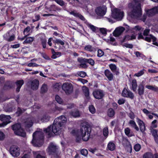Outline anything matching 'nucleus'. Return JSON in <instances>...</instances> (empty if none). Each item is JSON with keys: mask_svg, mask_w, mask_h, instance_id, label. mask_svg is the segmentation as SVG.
Returning a JSON list of instances; mask_svg holds the SVG:
<instances>
[{"mask_svg": "<svg viewBox=\"0 0 158 158\" xmlns=\"http://www.w3.org/2000/svg\"><path fill=\"white\" fill-rule=\"evenodd\" d=\"M83 59H78V61L81 63L79 65V67L82 68H86L87 66L85 63L82 62V61H85V60H83Z\"/></svg>", "mask_w": 158, "mask_h": 158, "instance_id": "35", "label": "nucleus"}, {"mask_svg": "<svg viewBox=\"0 0 158 158\" xmlns=\"http://www.w3.org/2000/svg\"><path fill=\"white\" fill-rule=\"evenodd\" d=\"M125 28L122 27L116 28L113 32V35L115 37L119 36L124 31Z\"/></svg>", "mask_w": 158, "mask_h": 158, "instance_id": "15", "label": "nucleus"}, {"mask_svg": "<svg viewBox=\"0 0 158 158\" xmlns=\"http://www.w3.org/2000/svg\"><path fill=\"white\" fill-rule=\"evenodd\" d=\"M24 83L23 80H18L15 82V83L17 87L15 91L17 93H18L19 92L20 89L23 84Z\"/></svg>", "mask_w": 158, "mask_h": 158, "instance_id": "21", "label": "nucleus"}, {"mask_svg": "<svg viewBox=\"0 0 158 158\" xmlns=\"http://www.w3.org/2000/svg\"><path fill=\"white\" fill-rule=\"evenodd\" d=\"M50 117L48 114H44L42 118H41L40 120L42 122H46L49 121Z\"/></svg>", "mask_w": 158, "mask_h": 158, "instance_id": "31", "label": "nucleus"}, {"mask_svg": "<svg viewBox=\"0 0 158 158\" xmlns=\"http://www.w3.org/2000/svg\"><path fill=\"white\" fill-rule=\"evenodd\" d=\"M104 55V52L101 50L99 49L98 51L97 56L99 57H101Z\"/></svg>", "mask_w": 158, "mask_h": 158, "instance_id": "60", "label": "nucleus"}, {"mask_svg": "<svg viewBox=\"0 0 158 158\" xmlns=\"http://www.w3.org/2000/svg\"><path fill=\"white\" fill-rule=\"evenodd\" d=\"M71 116L74 118L79 117L80 116L79 112L78 110L76 111H71L69 113Z\"/></svg>", "mask_w": 158, "mask_h": 158, "instance_id": "30", "label": "nucleus"}, {"mask_svg": "<svg viewBox=\"0 0 158 158\" xmlns=\"http://www.w3.org/2000/svg\"><path fill=\"white\" fill-rule=\"evenodd\" d=\"M34 39V37H29L27 38L23 42V44L30 43L32 42Z\"/></svg>", "mask_w": 158, "mask_h": 158, "instance_id": "44", "label": "nucleus"}, {"mask_svg": "<svg viewBox=\"0 0 158 158\" xmlns=\"http://www.w3.org/2000/svg\"><path fill=\"white\" fill-rule=\"evenodd\" d=\"M82 89L83 92L86 98L88 99H89L90 97L89 96V89L88 88L85 86H82Z\"/></svg>", "mask_w": 158, "mask_h": 158, "instance_id": "22", "label": "nucleus"}, {"mask_svg": "<svg viewBox=\"0 0 158 158\" xmlns=\"http://www.w3.org/2000/svg\"><path fill=\"white\" fill-rule=\"evenodd\" d=\"M106 8L105 6H102L98 7L95 10L97 14L100 16H103L106 13Z\"/></svg>", "mask_w": 158, "mask_h": 158, "instance_id": "14", "label": "nucleus"}, {"mask_svg": "<svg viewBox=\"0 0 158 158\" xmlns=\"http://www.w3.org/2000/svg\"><path fill=\"white\" fill-rule=\"evenodd\" d=\"M92 94L95 99L98 100L102 98L104 95L103 90L100 89H95L93 91Z\"/></svg>", "mask_w": 158, "mask_h": 158, "instance_id": "9", "label": "nucleus"}, {"mask_svg": "<svg viewBox=\"0 0 158 158\" xmlns=\"http://www.w3.org/2000/svg\"><path fill=\"white\" fill-rule=\"evenodd\" d=\"M129 124L132 127L134 128L137 131H139V129L137 126L135 122L133 120H130L129 122Z\"/></svg>", "mask_w": 158, "mask_h": 158, "instance_id": "32", "label": "nucleus"}, {"mask_svg": "<svg viewBox=\"0 0 158 158\" xmlns=\"http://www.w3.org/2000/svg\"><path fill=\"white\" fill-rule=\"evenodd\" d=\"M81 154L84 156H87L88 154V151L87 150L85 149H81L80 151Z\"/></svg>", "mask_w": 158, "mask_h": 158, "instance_id": "52", "label": "nucleus"}, {"mask_svg": "<svg viewBox=\"0 0 158 158\" xmlns=\"http://www.w3.org/2000/svg\"><path fill=\"white\" fill-rule=\"evenodd\" d=\"M105 75L108 79H111L113 78V75L108 69H106L104 71Z\"/></svg>", "mask_w": 158, "mask_h": 158, "instance_id": "29", "label": "nucleus"}, {"mask_svg": "<svg viewBox=\"0 0 158 158\" xmlns=\"http://www.w3.org/2000/svg\"><path fill=\"white\" fill-rule=\"evenodd\" d=\"M48 91V88L47 85L45 84H43L40 90V93L42 94H44L46 93Z\"/></svg>", "mask_w": 158, "mask_h": 158, "instance_id": "37", "label": "nucleus"}, {"mask_svg": "<svg viewBox=\"0 0 158 158\" xmlns=\"http://www.w3.org/2000/svg\"><path fill=\"white\" fill-rule=\"evenodd\" d=\"M86 24L87 27L94 32H95L98 28L97 27L88 23L86 22Z\"/></svg>", "mask_w": 158, "mask_h": 158, "instance_id": "38", "label": "nucleus"}, {"mask_svg": "<svg viewBox=\"0 0 158 158\" xmlns=\"http://www.w3.org/2000/svg\"><path fill=\"white\" fill-rule=\"evenodd\" d=\"M5 89H10L14 88V83L10 81H7L6 82L3 86Z\"/></svg>", "mask_w": 158, "mask_h": 158, "instance_id": "18", "label": "nucleus"}, {"mask_svg": "<svg viewBox=\"0 0 158 158\" xmlns=\"http://www.w3.org/2000/svg\"><path fill=\"white\" fill-rule=\"evenodd\" d=\"M111 11V16L113 18L118 21L122 19L124 16L123 11L116 8L112 10Z\"/></svg>", "mask_w": 158, "mask_h": 158, "instance_id": "6", "label": "nucleus"}, {"mask_svg": "<svg viewBox=\"0 0 158 158\" xmlns=\"http://www.w3.org/2000/svg\"><path fill=\"white\" fill-rule=\"evenodd\" d=\"M125 133L126 135L129 137H131L134 135L133 133H130V130L129 128H126L125 129Z\"/></svg>", "mask_w": 158, "mask_h": 158, "instance_id": "39", "label": "nucleus"}, {"mask_svg": "<svg viewBox=\"0 0 158 158\" xmlns=\"http://www.w3.org/2000/svg\"><path fill=\"white\" fill-rule=\"evenodd\" d=\"M138 94L140 96H141L144 94V86L140 84L138 86Z\"/></svg>", "mask_w": 158, "mask_h": 158, "instance_id": "26", "label": "nucleus"}, {"mask_svg": "<svg viewBox=\"0 0 158 158\" xmlns=\"http://www.w3.org/2000/svg\"><path fill=\"white\" fill-rule=\"evenodd\" d=\"M25 110V109H22L20 107H18L16 114L18 116H19L24 112Z\"/></svg>", "mask_w": 158, "mask_h": 158, "instance_id": "40", "label": "nucleus"}, {"mask_svg": "<svg viewBox=\"0 0 158 158\" xmlns=\"http://www.w3.org/2000/svg\"><path fill=\"white\" fill-rule=\"evenodd\" d=\"M100 32L104 35H106L107 34V30L104 28H99Z\"/></svg>", "mask_w": 158, "mask_h": 158, "instance_id": "57", "label": "nucleus"}, {"mask_svg": "<svg viewBox=\"0 0 158 158\" xmlns=\"http://www.w3.org/2000/svg\"><path fill=\"white\" fill-rule=\"evenodd\" d=\"M126 102V100L123 98H120L118 101V103L119 105L124 104Z\"/></svg>", "mask_w": 158, "mask_h": 158, "instance_id": "58", "label": "nucleus"}, {"mask_svg": "<svg viewBox=\"0 0 158 158\" xmlns=\"http://www.w3.org/2000/svg\"><path fill=\"white\" fill-rule=\"evenodd\" d=\"M32 143L35 147H40L43 144L44 136L42 132L36 131L32 135Z\"/></svg>", "mask_w": 158, "mask_h": 158, "instance_id": "3", "label": "nucleus"}, {"mask_svg": "<svg viewBox=\"0 0 158 158\" xmlns=\"http://www.w3.org/2000/svg\"><path fill=\"white\" fill-rule=\"evenodd\" d=\"M40 39L43 48H45L46 47L47 41L46 36L44 34H43L40 35Z\"/></svg>", "mask_w": 158, "mask_h": 158, "instance_id": "25", "label": "nucleus"}, {"mask_svg": "<svg viewBox=\"0 0 158 158\" xmlns=\"http://www.w3.org/2000/svg\"><path fill=\"white\" fill-rule=\"evenodd\" d=\"M31 29L29 27H27L26 28H25L23 31V33L25 35L24 36V37L25 38L27 35L28 33L30 31Z\"/></svg>", "mask_w": 158, "mask_h": 158, "instance_id": "49", "label": "nucleus"}, {"mask_svg": "<svg viewBox=\"0 0 158 158\" xmlns=\"http://www.w3.org/2000/svg\"><path fill=\"white\" fill-rule=\"evenodd\" d=\"M153 154L152 152H145L143 155V158H153Z\"/></svg>", "mask_w": 158, "mask_h": 158, "instance_id": "34", "label": "nucleus"}, {"mask_svg": "<svg viewBox=\"0 0 158 158\" xmlns=\"http://www.w3.org/2000/svg\"><path fill=\"white\" fill-rule=\"evenodd\" d=\"M85 49L91 52H93L95 50V48L92 47L90 45H88L85 46Z\"/></svg>", "mask_w": 158, "mask_h": 158, "instance_id": "43", "label": "nucleus"}, {"mask_svg": "<svg viewBox=\"0 0 158 158\" xmlns=\"http://www.w3.org/2000/svg\"><path fill=\"white\" fill-rule=\"evenodd\" d=\"M136 122L139 126L140 131L143 133L146 130L144 123L142 120L138 117L136 118Z\"/></svg>", "mask_w": 158, "mask_h": 158, "instance_id": "16", "label": "nucleus"}, {"mask_svg": "<svg viewBox=\"0 0 158 158\" xmlns=\"http://www.w3.org/2000/svg\"><path fill=\"white\" fill-rule=\"evenodd\" d=\"M125 142V143L123 144V146L125 148L127 152L131 153L132 152V147L130 142L127 139H126Z\"/></svg>", "mask_w": 158, "mask_h": 158, "instance_id": "17", "label": "nucleus"}, {"mask_svg": "<svg viewBox=\"0 0 158 158\" xmlns=\"http://www.w3.org/2000/svg\"><path fill=\"white\" fill-rule=\"evenodd\" d=\"M83 132L80 134L75 136L76 137V141L77 142L80 143L81 140V137H82V135L83 134Z\"/></svg>", "mask_w": 158, "mask_h": 158, "instance_id": "42", "label": "nucleus"}, {"mask_svg": "<svg viewBox=\"0 0 158 158\" xmlns=\"http://www.w3.org/2000/svg\"><path fill=\"white\" fill-rule=\"evenodd\" d=\"M103 135L105 137L107 136L108 135V127H105L103 130Z\"/></svg>", "mask_w": 158, "mask_h": 158, "instance_id": "54", "label": "nucleus"}, {"mask_svg": "<svg viewBox=\"0 0 158 158\" xmlns=\"http://www.w3.org/2000/svg\"><path fill=\"white\" fill-rule=\"evenodd\" d=\"M54 1L60 6H62L64 5L65 3L62 0H54Z\"/></svg>", "mask_w": 158, "mask_h": 158, "instance_id": "62", "label": "nucleus"}, {"mask_svg": "<svg viewBox=\"0 0 158 158\" xmlns=\"http://www.w3.org/2000/svg\"><path fill=\"white\" fill-rule=\"evenodd\" d=\"M150 36L152 40L153 44L158 46V44L156 42V38L152 35H150Z\"/></svg>", "mask_w": 158, "mask_h": 158, "instance_id": "55", "label": "nucleus"}, {"mask_svg": "<svg viewBox=\"0 0 158 158\" xmlns=\"http://www.w3.org/2000/svg\"><path fill=\"white\" fill-rule=\"evenodd\" d=\"M132 89L134 91H135L137 87L136 80H132Z\"/></svg>", "mask_w": 158, "mask_h": 158, "instance_id": "36", "label": "nucleus"}, {"mask_svg": "<svg viewBox=\"0 0 158 158\" xmlns=\"http://www.w3.org/2000/svg\"><path fill=\"white\" fill-rule=\"evenodd\" d=\"M109 66L111 70L113 72H114L117 69V68L116 65L112 64H110Z\"/></svg>", "mask_w": 158, "mask_h": 158, "instance_id": "50", "label": "nucleus"}, {"mask_svg": "<svg viewBox=\"0 0 158 158\" xmlns=\"http://www.w3.org/2000/svg\"><path fill=\"white\" fill-rule=\"evenodd\" d=\"M157 122V120L156 119L154 120L152 123V127L153 128H156L157 127V125L156 123Z\"/></svg>", "mask_w": 158, "mask_h": 158, "instance_id": "63", "label": "nucleus"}, {"mask_svg": "<svg viewBox=\"0 0 158 158\" xmlns=\"http://www.w3.org/2000/svg\"><path fill=\"white\" fill-rule=\"evenodd\" d=\"M48 152L50 155H52L55 157L58 158L59 153L58 148L52 143H51L48 148Z\"/></svg>", "mask_w": 158, "mask_h": 158, "instance_id": "5", "label": "nucleus"}, {"mask_svg": "<svg viewBox=\"0 0 158 158\" xmlns=\"http://www.w3.org/2000/svg\"><path fill=\"white\" fill-rule=\"evenodd\" d=\"M144 70H143L139 71L138 73L135 74L134 75V76L139 77L142 76L144 73Z\"/></svg>", "mask_w": 158, "mask_h": 158, "instance_id": "59", "label": "nucleus"}, {"mask_svg": "<svg viewBox=\"0 0 158 158\" xmlns=\"http://www.w3.org/2000/svg\"><path fill=\"white\" fill-rule=\"evenodd\" d=\"M122 94L123 97L129 98L131 99H133L134 97V95L133 93L125 88L123 90Z\"/></svg>", "mask_w": 158, "mask_h": 158, "instance_id": "13", "label": "nucleus"}, {"mask_svg": "<svg viewBox=\"0 0 158 158\" xmlns=\"http://www.w3.org/2000/svg\"><path fill=\"white\" fill-rule=\"evenodd\" d=\"M89 110L90 112L92 114H94L96 112V109L93 105H91L89 106Z\"/></svg>", "mask_w": 158, "mask_h": 158, "instance_id": "45", "label": "nucleus"}, {"mask_svg": "<svg viewBox=\"0 0 158 158\" xmlns=\"http://www.w3.org/2000/svg\"><path fill=\"white\" fill-rule=\"evenodd\" d=\"M141 148V145L139 143L135 144L134 146V149L136 152L139 151Z\"/></svg>", "mask_w": 158, "mask_h": 158, "instance_id": "48", "label": "nucleus"}, {"mask_svg": "<svg viewBox=\"0 0 158 158\" xmlns=\"http://www.w3.org/2000/svg\"><path fill=\"white\" fill-rule=\"evenodd\" d=\"M115 111L112 108H109L107 111V115L110 118H114L115 115Z\"/></svg>", "mask_w": 158, "mask_h": 158, "instance_id": "28", "label": "nucleus"}, {"mask_svg": "<svg viewBox=\"0 0 158 158\" xmlns=\"http://www.w3.org/2000/svg\"><path fill=\"white\" fill-rule=\"evenodd\" d=\"M39 85L38 80H34L32 81L30 80L28 81L27 83V86L30 87L31 89L33 90H36L38 89Z\"/></svg>", "mask_w": 158, "mask_h": 158, "instance_id": "8", "label": "nucleus"}, {"mask_svg": "<svg viewBox=\"0 0 158 158\" xmlns=\"http://www.w3.org/2000/svg\"><path fill=\"white\" fill-rule=\"evenodd\" d=\"M156 14V12L154 7L152 9L148 10L146 11V14L149 16L153 15Z\"/></svg>", "mask_w": 158, "mask_h": 158, "instance_id": "33", "label": "nucleus"}, {"mask_svg": "<svg viewBox=\"0 0 158 158\" xmlns=\"http://www.w3.org/2000/svg\"><path fill=\"white\" fill-rule=\"evenodd\" d=\"M11 127L16 135L23 137L26 136V133L24 129L21 127V125L20 123L15 124L12 126Z\"/></svg>", "mask_w": 158, "mask_h": 158, "instance_id": "4", "label": "nucleus"}, {"mask_svg": "<svg viewBox=\"0 0 158 158\" xmlns=\"http://www.w3.org/2000/svg\"><path fill=\"white\" fill-rule=\"evenodd\" d=\"M5 137V135L4 133L0 130V141L3 140Z\"/></svg>", "mask_w": 158, "mask_h": 158, "instance_id": "61", "label": "nucleus"}, {"mask_svg": "<svg viewBox=\"0 0 158 158\" xmlns=\"http://www.w3.org/2000/svg\"><path fill=\"white\" fill-rule=\"evenodd\" d=\"M84 126H83L80 128V130H75V129H73L70 132L71 134L73 136H76L77 135H78L79 134H80V133L82 132L83 131H84Z\"/></svg>", "mask_w": 158, "mask_h": 158, "instance_id": "20", "label": "nucleus"}, {"mask_svg": "<svg viewBox=\"0 0 158 158\" xmlns=\"http://www.w3.org/2000/svg\"><path fill=\"white\" fill-rule=\"evenodd\" d=\"M146 87L149 89L154 91H156L158 89V88L157 87H154L150 85H146Z\"/></svg>", "mask_w": 158, "mask_h": 158, "instance_id": "46", "label": "nucleus"}, {"mask_svg": "<svg viewBox=\"0 0 158 158\" xmlns=\"http://www.w3.org/2000/svg\"><path fill=\"white\" fill-rule=\"evenodd\" d=\"M116 148V146L114 143L110 141L108 144L107 148L110 151H113L115 150Z\"/></svg>", "mask_w": 158, "mask_h": 158, "instance_id": "27", "label": "nucleus"}, {"mask_svg": "<svg viewBox=\"0 0 158 158\" xmlns=\"http://www.w3.org/2000/svg\"><path fill=\"white\" fill-rule=\"evenodd\" d=\"M83 134L82 135V139L84 141H87L89 139L90 135V131H89V127L88 125L84 126Z\"/></svg>", "mask_w": 158, "mask_h": 158, "instance_id": "10", "label": "nucleus"}, {"mask_svg": "<svg viewBox=\"0 0 158 158\" xmlns=\"http://www.w3.org/2000/svg\"><path fill=\"white\" fill-rule=\"evenodd\" d=\"M78 75L81 77H84L86 76V73L84 72H80L77 73Z\"/></svg>", "mask_w": 158, "mask_h": 158, "instance_id": "64", "label": "nucleus"}, {"mask_svg": "<svg viewBox=\"0 0 158 158\" xmlns=\"http://www.w3.org/2000/svg\"><path fill=\"white\" fill-rule=\"evenodd\" d=\"M25 123L27 127L29 128L33 125V123L32 121L31 120L30 121L26 122Z\"/></svg>", "mask_w": 158, "mask_h": 158, "instance_id": "53", "label": "nucleus"}, {"mask_svg": "<svg viewBox=\"0 0 158 158\" xmlns=\"http://www.w3.org/2000/svg\"><path fill=\"white\" fill-rule=\"evenodd\" d=\"M84 60V61L85 62H87L89 64L92 65H93L94 64V61L92 59H84L83 60Z\"/></svg>", "mask_w": 158, "mask_h": 158, "instance_id": "47", "label": "nucleus"}, {"mask_svg": "<svg viewBox=\"0 0 158 158\" xmlns=\"http://www.w3.org/2000/svg\"><path fill=\"white\" fill-rule=\"evenodd\" d=\"M3 37L4 39L6 41L11 42L15 40V36L11 31H9L4 35Z\"/></svg>", "mask_w": 158, "mask_h": 158, "instance_id": "11", "label": "nucleus"}, {"mask_svg": "<svg viewBox=\"0 0 158 158\" xmlns=\"http://www.w3.org/2000/svg\"><path fill=\"white\" fill-rule=\"evenodd\" d=\"M54 43L57 44H60L61 45L64 44V43L61 40L59 39H56L54 41Z\"/></svg>", "mask_w": 158, "mask_h": 158, "instance_id": "56", "label": "nucleus"}, {"mask_svg": "<svg viewBox=\"0 0 158 158\" xmlns=\"http://www.w3.org/2000/svg\"><path fill=\"white\" fill-rule=\"evenodd\" d=\"M67 121L66 118L61 115L55 119L52 126H49L47 128L44 129V131L48 135V138L51 137L52 133L56 135H60L62 131V127L64 126Z\"/></svg>", "mask_w": 158, "mask_h": 158, "instance_id": "1", "label": "nucleus"}, {"mask_svg": "<svg viewBox=\"0 0 158 158\" xmlns=\"http://www.w3.org/2000/svg\"><path fill=\"white\" fill-rule=\"evenodd\" d=\"M55 99L57 102L59 104H62L63 103V100L58 95H56L55 96Z\"/></svg>", "mask_w": 158, "mask_h": 158, "instance_id": "41", "label": "nucleus"}, {"mask_svg": "<svg viewBox=\"0 0 158 158\" xmlns=\"http://www.w3.org/2000/svg\"><path fill=\"white\" fill-rule=\"evenodd\" d=\"M128 7L131 10V11L128 13L127 19L131 21L138 19L142 15V9L141 4L135 1L129 3Z\"/></svg>", "mask_w": 158, "mask_h": 158, "instance_id": "2", "label": "nucleus"}, {"mask_svg": "<svg viewBox=\"0 0 158 158\" xmlns=\"http://www.w3.org/2000/svg\"><path fill=\"white\" fill-rule=\"evenodd\" d=\"M143 30V28L139 26H136L134 27L131 28V31L132 32L136 33L142 32Z\"/></svg>", "mask_w": 158, "mask_h": 158, "instance_id": "24", "label": "nucleus"}, {"mask_svg": "<svg viewBox=\"0 0 158 158\" xmlns=\"http://www.w3.org/2000/svg\"><path fill=\"white\" fill-rule=\"evenodd\" d=\"M61 56V52H54V54H53L52 56V58L55 59L57 57L60 56Z\"/></svg>", "mask_w": 158, "mask_h": 158, "instance_id": "51", "label": "nucleus"}, {"mask_svg": "<svg viewBox=\"0 0 158 158\" xmlns=\"http://www.w3.org/2000/svg\"><path fill=\"white\" fill-rule=\"evenodd\" d=\"M158 130L156 129H151V133L153 137L154 140L156 144L158 145Z\"/></svg>", "mask_w": 158, "mask_h": 158, "instance_id": "19", "label": "nucleus"}, {"mask_svg": "<svg viewBox=\"0 0 158 158\" xmlns=\"http://www.w3.org/2000/svg\"><path fill=\"white\" fill-rule=\"evenodd\" d=\"M11 119V117L9 115H5L4 114L0 115V120L2 122H9V123L11 122L10 121Z\"/></svg>", "mask_w": 158, "mask_h": 158, "instance_id": "23", "label": "nucleus"}, {"mask_svg": "<svg viewBox=\"0 0 158 158\" xmlns=\"http://www.w3.org/2000/svg\"><path fill=\"white\" fill-rule=\"evenodd\" d=\"M62 89L66 94L69 95L73 92V86L72 84L68 83H64L62 85Z\"/></svg>", "mask_w": 158, "mask_h": 158, "instance_id": "7", "label": "nucleus"}, {"mask_svg": "<svg viewBox=\"0 0 158 158\" xmlns=\"http://www.w3.org/2000/svg\"><path fill=\"white\" fill-rule=\"evenodd\" d=\"M10 152L13 156L15 157H17L20 155L19 148L15 145H12L10 147Z\"/></svg>", "mask_w": 158, "mask_h": 158, "instance_id": "12", "label": "nucleus"}]
</instances>
